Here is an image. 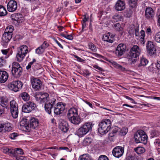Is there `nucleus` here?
Wrapping results in <instances>:
<instances>
[{"label":"nucleus","instance_id":"nucleus-16","mask_svg":"<svg viewBox=\"0 0 160 160\" xmlns=\"http://www.w3.org/2000/svg\"><path fill=\"white\" fill-rule=\"evenodd\" d=\"M146 47L148 53L150 55H152L154 53L156 49L153 42L148 41Z\"/></svg>","mask_w":160,"mask_h":160},{"label":"nucleus","instance_id":"nucleus-14","mask_svg":"<svg viewBox=\"0 0 160 160\" xmlns=\"http://www.w3.org/2000/svg\"><path fill=\"white\" fill-rule=\"evenodd\" d=\"M65 104L62 102H58L54 107V112L56 115H60L62 113L65 108Z\"/></svg>","mask_w":160,"mask_h":160},{"label":"nucleus","instance_id":"nucleus-27","mask_svg":"<svg viewBox=\"0 0 160 160\" xmlns=\"http://www.w3.org/2000/svg\"><path fill=\"white\" fill-rule=\"evenodd\" d=\"M1 151L4 153L12 157L13 149L7 147H3L1 148Z\"/></svg>","mask_w":160,"mask_h":160},{"label":"nucleus","instance_id":"nucleus-46","mask_svg":"<svg viewBox=\"0 0 160 160\" xmlns=\"http://www.w3.org/2000/svg\"><path fill=\"white\" fill-rule=\"evenodd\" d=\"M159 133L156 131H152L151 133V137L153 138L155 137H157L159 135Z\"/></svg>","mask_w":160,"mask_h":160},{"label":"nucleus","instance_id":"nucleus-41","mask_svg":"<svg viewBox=\"0 0 160 160\" xmlns=\"http://www.w3.org/2000/svg\"><path fill=\"white\" fill-rule=\"evenodd\" d=\"M45 50L41 46H39L36 49V53L39 55L42 54L44 52Z\"/></svg>","mask_w":160,"mask_h":160},{"label":"nucleus","instance_id":"nucleus-28","mask_svg":"<svg viewBox=\"0 0 160 160\" xmlns=\"http://www.w3.org/2000/svg\"><path fill=\"white\" fill-rule=\"evenodd\" d=\"M152 38L155 42L160 43V32H157L153 35Z\"/></svg>","mask_w":160,"mask_h":160},{"label":"nucleus","instance_id":"nucleus-60","mask_svg":"<svg viewBox=\"0 0 160 160\" xmlns=\"http://www.w3.org/2000/svg\"><path fill=\"white\" fill-rule=\"evenodd\" d=\"M88 17L87 14H86L84 15V18L83 19V21L84 23L88 21Z\"/></svg>","mask_w":160,"mask_h":160},{"label":"nucleus","instance_id":"nucleus-5","mask_svg":"<svg viewBox=\"0 0 160 160\" xmlns=\"http://www.w3.org/2000/svg\"><path fill=\"white\" fill-rule=\"evenodd\" d=\"M134 138L136 143H142L144 144L147 143V136L145 132L142 130H138L134 134Z\"/></svg>","mask_w":160,"mask_h":160},{"label":"nucleus","instance_id":"nucleus-48","mask_svg":"<svg viewBox=\"0 0 160 160\" xmlns=\"http://www.w3.org/2000/svg\"><path fill=\"white\" fill-rule=\"evenodd\" d=\"M49 46V44L46 42L44 41L43 43L40 46L45 50V49L47 48Z\"/></svg>","mask_w":160,"mask_h":160},{"label":"nucleus","instance_id":"nucleus-12","mask_svg":"<svg viewBox=\"0 0 160 160\" xmlns=\"http://www.w3.org/2000/svg\"><path fill=\"white\" fill-rule=\"evenodd\" d=\"M23 85V84L19 81H14L9 84L8 88L11 90L15 92L18 91L21 89Z\"/></svg>","mask_w":160,"mask_h":160},{"label":"nucleus","instance_id":"nucleus-40","mask_svg":"<svg viewBox=\"0 0 160 160\" xmlns=\"http://www.w3.org/2000/svg\"><path fill=\"white\" fill-rule=\"evenodd\" d=\"M13 30V27L12 26H9L7 27L5 30V32L12 34Z\"/></svg>","mask_w":160,"mask_h":160},{"label":"nucleus","instance_id":"nucleus-1","mask_svg":"<svg viewBox=\"0 0 160 160\" xmlns=\"http://www.w3.org/2000/svg\"><path fill=\"white\" fill-rule=\"evenodd\" d=\"M41 103H44L45 111L49 114L51 113L52 110L56 105V99L51 95L47 93L42 94L41 97L36 98Z\"/></svg>","mask_w":160,"mask_h":160},{"label":"nucleus","instance_id":"nucleus-26","mask_svg":"<svg viewBox=\"0 0 160 160\" xmlns=\"http://www.w3.org/2000/svg\"><path fill=\"white\" fill-rule=\"evenodd\" d=\"M12 34L4 32L2 37V39L5 42H8L12 38Z\"/></svg>","mask_w":160,"mask_h":160},{"label":"nucleus","instance_id":"nucleus-44","mask_svg":"<svg viewBox=\"0 0 160 160\" xmlns=\"http://www.w3.org/2000/svg\"><path fill=\"white\" fill-rule=\"evenodd\" d=\"M89 48L93 52H95L97 51L96 47L92 43H91L89 45Z\"/></svg>","mask_w":160,"mask_h":160},{"label":"nucleus","instance_id":"nucleus-47","mask_svg":"<svg viewBox=\"0 0 160 160\" xmlns=\"http://www.w3.org/2000/svg\"><path fill=\"white\" fill-rule=\"evenodd\" d=\"M6 61L2 58H0V68L3 67L6 64Z\"/></svg>","mask_w":160,"mask_h":160},{"label":"nucleus","instance_id":"nucleus-11","mask_svg":"<svg viewBox=\"0 0 160 160\" xmlns=\"http://www.w3.org/2000/svg\"><path fill=\"white\" fill-rule=\"evenodd\" d=\"M36 107V104L29 101L25 103L22 107V111L25 113H29L35 109Z\"/></svg>","mask_w":160,"mask_h":160},{"label":"nucleus","instance_id":"nucleus-9","mask_svg":"<svg viewBox=\"0 0 160 160\" xmlns=\"http://www.w3.org/2000/svg\"><path fill=\"white\" fill-rule=\"evenodd\" d=\"M10 108L12 115L13 118H17L18 116V105L14 100H12L10 103Z\"/></svg>","mask_w":160,"mask_h":160},{"label":"nucleus","instance_id":"nucleus-25","mask_svg":"<svg viewBox=\"0 0 160 160\" xmlns=\"http://www.w3.org/2000/svg\"><path fill=\"white\" fill-rule=\"evenodd\" d=\"M59 127L62 131L64 132H66L68 129V125L65 122H61L59 124Z\"/></svg>","mask_w":160,"mask_h":160},{"label":"nucleus","instance_id":"nucleus-15","mask_svg":"<svg viewBox=\"0 0 160 160\" xmlns=\"http://www.w3.org/2000/svg\"><path fill=\"white\" fill-rule=\"evenodd\" d=\"M18 8L16 1L13 0H10L7 5V9L9 12H13L15 11Z\"/></svg>","mask_w":160,"mask_h":160},{"label":"nucleus","instance_id":"nucleus-29","mask_svg":"<svg viewBox=\"0 0 160 160\" xmlns=\"http://www.w3.org/2000/svg\"><path fill=\"white\" fill-rule=\"evenodd\" d=\"M78 160H92L88 154H84L80 156Z\"/></svg>","mask_w":160,"mask_h":160},{"label":"nucleus","instance_id":"nucleus-22","mask_svg":"<svg viewBox=\"0 0 160 160\" xmlns=\"http://www.w3.org/2000/svg\"><path fill=\"white\" fill-rule=\"evenodd\" d=\"M154 13L153 10L151 8H147L145 10V15L148 19L153 17Z\"/></svg>","mask_w":160,"mask_h":160},{"label":"nucleus","instance_id":"nucleus-32","mask_svg":"<svg viewBox=\"0 0 160 160\" xmlns=\"http://www.w3.org/2000/svg\"><path fill=\"white\" fill-rule=\"evenodd\" d=\"M112 64L113 66L122 71H124L126 70V69L125 68L122 67V66L117 63L116 62L113 61L112 62Z\"/></svg>","mask_w":160,"mask_h":160},{"label":"nucleus","instance_id":"nucleus-50","mask_svg":"<svg viewBox=\"0 0 160 160\" xmlns=\"http://www.w3.org/2000/svg\"><path fill=\"white\" fill-rule=\"evenodd\" d=\"M14 160H27L26 158L23 156H20L18 157L16 156V158H13Z\"/></svg>","mask_w":160,"mask_h":160},{"label":"nucleus","instance_id":"nucleus-53","mask_svg":"<svg viewBox=\"0 0 160 160\" xmlns=\"http://www.w3.org/2000/svg\"><path fill=\"white\" fill-rule=\"evenodd\" d=\"M40 65L38 63H35L32 66V68L34 70H36L39 69L40 68Z\"/></svg>","mask_w":160,"mask_h":160},{"label":"nucleus","instance_id":"nucleus-10","mask_svg":"<svg viewBox=\"0 0 160 160\" xmlns=\"http://www.w3.org/2000/svg\"><path fill=\"white\" fill-rule=\"evenodd\" d=\"M31 83L32 88L34 90L38 91L41 89L42 83L39 79L32 77L31 78Z\"/></svg>","mask_w":160,"mask_h":160},{"label":"nucleus","instance_id":"nucleus-45","mask_svg":"<svg viewBox=\"0 0 160 160\" xmlns=\"http://www.w3.org/2000/svg\"><path fill=\"white\" fill-rule=\"evenodd\" d=\"M120 131L122 135H124L127 133L128 129L127 128H123Z\"/></svg>","mask_w":160,"mask_h":160},{"label":"nucleus","instance_id":"nucleus-49","mask_svg":"<svg viewBox=\"0 0 160 160\" xmlns=\"http://www.w3.org/2000/svg\"><path fill=\"white\" fill-rule=\"evenodd\" d=\"M32 128L29 125H25L23 127V130L26 132H29L31 131V128Z\"/></svg>","mask_w":160,"mask_h":160},{"label":"nucleus","instance_id":"nucleus-64","mask_svg":"<svg viewBox=\"0 0 160 160\" xmlns=\"http://www.w3.org/2000/svg\"><path fill=\"white\" fill-rule=\"evenodd\" d=\"M135 34L136 36L138 37L139 36V29L138 28H137L135 29Z\"/></svg>","mask_w":160,"mask_h":160},{"label":"nucleus","instance_id":"nucleus-2","mask_svg":"<svg viewBox=\"0 0 160 160\" xmlns=\"http://www.w3.org/2000/svg\"><path fill=\"white\" fill-rule=\"evenodd\" d=\"M67 116L69 120L75 125H78L81 122L78 109L76 108H70L68 112Z\"/></svg>","mask_w":160,"mask_h":160},{"label":"nucleus","instance_id":"nucleus-59","mask_svg":"<svg viewBox=\"0 0 160 160\" xmlns=\"http://www.w3.org/2000/svg\"><path fill=\"white\" fill-rule=\"evenodd\" d=\"M145 36V32L143 30L140 31V38H144Z\"/></svg>","mask_w":160,"mask_h":160},{"label":"nucleus","instance_id":"nucleus-38","mask_svg":"<svg viewBox=\"0 0 160 160\" xmlns=\"http://www.w3.org/2000/svg\"><path fill=\"white\" fill-rule=\"evenodd\" d=\"M92 141L91 138L88 137L84 138L82 142V144L84 146H88L90 145Z\"/></svg>","mask_w":160,"mask_h":160},{"label":"nucleus","instance_id":"nucleus-23","mask_svg":"<svg viewBox=\"0 0 160 160\" xmlns=\"http://www.w3.org/2000/svg\"><path fill=\"white\" fill-rule=\"evenodd\" d=\"M8 105V99L5 96L0 97V105L3 108H7Z\"/></svg>","mask_w":160,"mask_h":160},{"label":"nucleus","instance_id":"nucleus-57","mask_svg":"<svg viewBox=\"0 0 160 160\" xmlns=\"http://www.w3.org/2000/svg\"><path fill=\"white\" fill-rule=\"evenodd\" d=\"M93 67L94 68H95L98 70L99 71H103V70L102 69V68H101L100 67L96 65H93Z\"/></svg>","mask_w":160,"mask_h":160},{"label":"nucleus","instance_id":"nucleus-18","mask_svg":"<svg viewBox=\"0 0 160 160\" xmlns=\"http://www.w3.org/2000/svg\"><path fill=\"white\" fill-rule=\"evenodd\" d=\"M115 8L117 11H121L125 8V4L124 1L119 0L116 2L115 6Z\"/></svg>","mask_w":160,"mask_h":160},{"label":"nucleus","instance_id":"nucleus-54","mask_svg":"<svg viewBox=\"0 0 160 160\" xmlns=\"http://www.w3.org/2000/svg\"><path fill=\"white\" fill-rule=\"evenodd\" d=\"M98 160H109V159L105 155H102L99 157Z\"/></svg>","mask_w":160,"mask_h":160},{"label":"nucleus","instance_id":"nucleus-19","mask_svg":"<svg viewBox=\"0 0 160 160\" xmlns=\"http://www.w3.org/2000/svg\"><path fill=\"white\" fill-rule=\"evenodd\" d=\"M8 75L7 72L5 71L0 69V82L4 83L7 80Z\"/></svg>","mask_w":160,"mask_h":160},{"label":"nucleus","instance_id":"nucleus-56","mask_svg":"<svg viewBox=\"0 0 160 160\" xmlns=\"http://www.w3.org/2000/svg\"><path fill=\"white\" fill-rule=\"evenodd\" d=\"M156 145L160 147V139H156L154 142Z\"/></svg>","mask_w":160,"mask_h":160},{"label":"nucleus","instance_id":"nucleus-51","mask_svg":"<svg viewBox=\"0 0 160 160\" xmlns=\"http://www.w3.org/2000/svg\"><path fill=\"white\" fill-rule=\"evenodd\" d=\"M17 136V133L15 132H13L10 134L9 137L11 139H15V138Z\"/></svg>","mask_w":160,"mask_h":160},{"label":"nucleus","instance_id":"nucleus-34","mask_svg":"<svg viewBox=\"0 0 160 160\" xmlns=\"http://www.w3.org/2000/svg\"><path fill=\"white\" fill-rule=\"evenodd\" d=\"M148 63V61L145 58L142 57L140 59V62L138 66H145Z\"/></svg>","mask_w":160,"mask_h":160},{"label":"nucleus","instance_id":"nucleus-30","mask_svg":"<svg viewBox=\"0 0 160 160\" xmlns=\"http://www.w3.org/2000/svg\"><path fill=\"white\" fill-rule=\"evenodd\" d=\"M21 97L22 99L25 101H28L30 98L29 95L26 92H23L20 94Z\"/></svg>","mask_w":160,"mask_h":160},{"label":"nucleus","instance_id":"nucleus-31","mask_svg":"<svg viewBox=\"0 0 160 160\" xmlns=\"http://www.w3.org/2000/svg\"><path fill=\"white\" fill-rule=\"evenodd\" d=\"M112 64L113 66L122 71H124L126 70V69L125 68L122 67V66L117 63L116 62L113 61L112 62Z\"/></svg>","mask_w":160,"mask_h":160},{"label":"nucleus","instance_id":"nucleus-61","mask_svg":"<svg viewBox=\"0 0 160 160\" xmlns=\"http://www.w3.org/2000/svg\"><path fill=\"white\" fill-rule=\"evenodd\" d=\"M4 124L0 123V132H3Z\"/></svg>","mask_w":160,"mask_h":160},{"label":"nucleus","instance_id":"nucleus-37","mask_svg":"<svg viewBox=\"0 0 160 160\" xmlns=\"http://www.w3.org/2000/svg\"><path fill=\"white\" fill-rule=\"evenodd\" d=\"M14 20L18 22H20L22 20L23 16L20 13L16 14L14 15Z\"/></svg>","mask_w":160,"mask_h":160},{"label":"nucleus","instance_id":"nucleus-8","mask_svg":"<svg viewBox=\"0 0 160 160\" xmlns=\"http://www.w3.org/2000/svg\"><path fill=\"white\" fill-rule=\"evenodd\" d=\"M12 73L16 78H18L22 75V68L18 62H15L12 63Z\"/></svg>","mask_w":160,"mask_h":160},{"label":"nucleus","instance_id":"nucleus-39","mask_svg":"<svg viewBox=\"0 0 160 160\" xmlns=\"http://www.w3.org/2000/svg\"><path fill=\"white\" fill-rule=\"evenodd\" d=\"M7 12L5 8L2 5H0V16H4L7 14Z\"/></svg>","mask_w":160,"mask_h":160},{"label":"nucleus","instance_id":"nucleus-13","mask_svg":"<svg viewBox=\"0 0 160 160\" xmlns=\"http://www.w3.org/2000/svg\"><path fill=\"white\" fill-rule=\"evenodd\" d=\"M124 152V146L123 147L117 146L112 150V153L115 157L119 158L122 156Z\"/></svg>","mask_w":160,"mask_h":160},{"label":"nucleus","instance_id":"nucleus-6","mask_svg":"<svg viewBox=\"0 0 160 160\" xmlns=\"http://www.w3.org/2000/svg\"><path fill=\"white\" fill-rule=\"evenodd\" d=\"M92 127L91 122H87L81 126L77 132V135L82 137L86 134L89 131H91Z\"/></svg>","mask_w":160,"mask_h":160},{"label":"nucleus","instance_id":"nucleus-43","mask_svg":"<svg viewBox=\"0 0 160 160\" xmlns=\"http://www.w3.org/2000/svg\"><path fill=\"white\" fill-rule=\"evenodd\" d=\"M113 18L116 20V21H122L123 19L122 17L118 15H114L113 17Z\"/></svg>","mask_w":160,"mask_h":160},{"label":"nucleus","instance_id":"nucleus-4","mask_svg":"<svg viewBox=\"0 0 160 160\" xmlns=\"http://www.w3.org/2000/svg\"><path fill=\"white\" fill-rule=\"evenodd\" d=\"M111 127V122L108 119L102 120L99 124L98 130L101 134L107 133L110 130Z\"/></svg>","mask_w":160,"mask_h":160},{"label":"nucleus","instance_id":"nucleus-20","mask_svg":"<svg viewBox=\"0 0 160 160\" xmlns=\"http://www.w3.org/2000/svg\"><path fill=\"white\" fill-rule=\"evenodd\" d=\"M102 39L105 41L112 43L114 40V37L111 33L108 32L103 35Z\"/></svg>","mask_w":160,"mask_h":160},{"label":"nucleus","instance_id":"nucleus-3","mask_svg":"<svg viewBox=\"0 0 160 160\" xmlns=\"http://www.w3.org/2000/svg\"><path fill=\"white\" fill-rule=\"evenodd\" d=\"M141 53V50L139 47L137 45H134L131 48L128 55V59L131 64L135 63L137 58L138 57Z\"/></svg>","mask_w":160,"mask_h":160},{"label":"nucleus","instance_id":"nucleus-36","mask_svg":"<svg viewBox=\"0 0 160 160\" xmlns=\"http://www.w3.org/2000/svg\"><path fill=\"white\" fill-rule=\"evenodd\" d=\"M12 127L9 123L4 124V131L3 132H8L12 130Z\"/></svg>","mask_w":160,"mask_h":160},{"label":"nucleus","instance_id":"nucleus-55","mask_svg":"<svg viewBox=\"0 0 160 160\" xmlns=\"http://www.w3.org/2000/svg\"><path fill=\"white\" fill-rule=\"evenodd\" d=\"M83 101L85 102L87 104H88L90 108L93 109L94 107V106L90 102L88 101L87 100H83Z\"/></svg>","mask_w":160,"mask_h":160},{"label":"nucleus","instance_id":"nucleus-35","mask_svg":"<svg viewBox=\"0 0 160 160\" xmlns=\"http://www.w3.org/2000/svg\"><path fill=\"white\" fill-rule=\"evenodd\" d=\"M114 27H115V29L118 32H121L122 34V33L123 28L121 26L119 23H118L115 24L114 25Z\"/></svg>","mask_w":160,"mask_h":160},{"label":"nucleus","instance_id":"nucleus-21","mask_svg":"<svg viewBox=\"0 0 160 160\" xmlns=\"http://www.w3.org/2000/svg\"><path fill=\"white\" fill-rule=\"evenodd\" d=\"M39 125V121L38 119L34 118H31L30 119L29 125L32 129H35Z\"/></svg>","mask_w":160,"mask_h":160},{"label":"nucleus","instance_id":"nucleus-17","mask_svg":"<svg viewBox=\"0 0 160 160\" xmlns=\"http://www.w3.org/2000/svg\"><path fill=\"white\" fill-rule=\"evenodd\" d=\"M125 50V46L123 44H120L118 45L116 50V54L118 56H121L123 54Z\"/></svg>","mask_w":160,"mask_h":160},{"label":"nucleus","instance_id":"nucleus-7","mask_svg":"<svg viewBox=\"0 0 160 160\" xmlns=\"http://www.w3.org/2000/svg\"><path fill=\"white\" fill-rule=\"evenodd\" d=\"M28 52V47L26 45H23L19 47L16 56L17 60L19 62H22Z\"/></svg>","mask_w":160,"mask_h":160},{"label":"nucleus","instance_id":"nucleus-52","mask_svg":"<svg viewBox=\"0 0 160 160\" xmlns=\"http://www.w3.org/2000/svg\"><path fill=\"white\" fill-rule=\"evenodd\" d=\"M73 56L75 58H76V60L78 62H84L85 61L84 60L75 55H73Z\"/></svg>","mask_w":160,"mask_h":160},{"label":"nucleus","instance_id":"nucleus-24","mask_svg":"<svg viewBox=\"0 0 160 160\" xmlns=\"http://www.w3.org/2000/svg\"><path fill=\"white\" fill-rule=\"evenodd\" d=\"M13 152L12 153V157L13 158H16V156L18 157L21 155L23 154V152L22 149L21 148H16L13 149Z\"/></svg>","mask_w":160,"mask_h":160},{"label":"nucleus","instance_id":"nucleus-63","mask_svg":"<svg viewBox=\"0 0 160 160\" xmlns=\"http://www.w3.org/2000/svg\"><path fill=\"white\" fill-rule=\"evenodd\" d=\"M9 50L7 49H2L1 50V52L4 55H6L8 52Z\"/></svg>","mask_w":160,"mask_h":160},{"label":"nucleus","instance_id":"nucleus-58","mask_svg":"<svg viewBox=\"0 0 160 160\" xmlns=\"http://www.w3.org/2000/svg\"><path fill=\"white\" fill-rule=\"evenodd\" d=\"M66 38L69 40H72L73 39V36L71 34L66 35Z\"/></svg>","mask_w":160,"mask_h":160},{"label":"nucleus","instance_id":"nucleus-62","mask_svg":"<svg viewBox=\"0 0 160 160\" xmlns=\"http://www.w3.org/2000/svg\"><path fill=\"white\" fill-rule=\"evenodd\" d=\"M54 41L61 48L63 49V47L57 40L55 39Z\"/></svg>","mask_w":160,"mask_h":160},{"label":"nucleus","instance_id":"nucleus-42","mask_svg":"<svg viewBox=\"0 0 160 160\" xmlns=\"http://www.w3.org/2000/svg\"><path fill=\"white\" fill-rule=\"evenodd\" d=\"M138 0H129V3L130 6L132 8H135L137 5V2Z\"/></svg>","mask_w":160,"mask_h":160},{"label":"nucleus","instance_id":"nucleus-33","mask_svg":"<svg viewBox=\"0 0 160 160\" xmlns=\"http://www.w3.org/2000/svg\"><path fill=\"white\" fill-rule=\"evenodd\" d=\"M135 152L138 154H140L143 153L145 151V149L141 147H139L134 148Z\"/></svg>","mask_w":160,"mask_h":160}]
</instances>
